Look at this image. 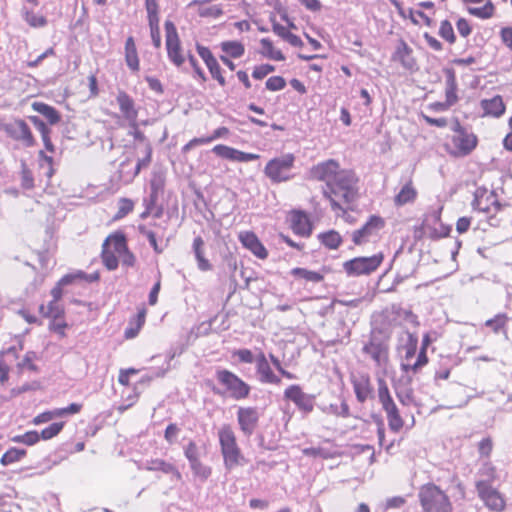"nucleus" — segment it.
Wrapping results in <instances>:
<instances>
[{
    "mask_svg": "<svg viewBox=\"0 0 512 512\" xmlns=\"http://www.w3.org/2000/svg\"><path fill=\"white\" fill-rule=\"evenodd\" d=\"M323 194L331 203L332 210L345 214L344 204H352L358 197L357 178L352 171L343 170L323 189Z\"/></svg>",
    "mask_w": 512,
    "mask_h": 512,
    "instance_id": "1",
    "label": "nucleus"
},
{
    "mask_svg": "<svg viewBox=\"0 0 512 512\" xmlns=\"http://www.w3.org/2000/svg\"><path fill=\"white\" fill-rule=\"evenodd\" d=\"M424 512H452L449 497L435 484H426L419 491Z\"/></svg>",
    "mask_w": 512,
    "mask_h": 512,
    "instance_id": "2",
    "label": "nucleus"
},
{
    "mask_svg": "<svg viewBox=\"0 0 512 512\" xmlns=\"http://www.w3.org/2000/svg\"><path fill=\"white\" fill-rule=\"evenodd\" d=\"M221 453L224 459V465L227 470H232L241 464L243 456L237 445L235 434L229 425H224L218 432Z\"/></svg>",
    "mask_w": 512,
    "mask_h": 512,
    "instance_id": "3",
    "label": "nucleus"
},
{
    "mask_svg": "<svg viewBox=\"0 0 512 512\" xmlns=\"http://www.w3.org/2000/svg\"><path fill=\"white\" fill-rule=\"evenodd\" d=\"M295 156L291 153L271 159L265 166V175L274 183L288 181L292 178Z\"/></svg>",
    "mask_w": 512,
    "mask_h": 512,
    "instance_id": "4",
    "label": "nucleus"
},
{
    "mask_svg": "<svg viewBox=\"0 0 512 512\" xmlns=\"http://www.w3.org/2000/svg\"><path fill=\"white\" fill-rule=\"evenodd\" d=\"M216 379L225 388V392L235 400L245 399L250 394V386L227 369L217 370Z\"/></svg>",
    "mask_w": 512,
    "mask_h": 512,
    "instance_id": "5",
    "label": "nucleus"
},
{
    "mask_svg": "<svg viewBox=\"0 0 512 512\" xmlns=\"http://www.w3.org/2000/svg\"><path fill=\"white\" fill-rule=\"evenodd\" d=\"M378 397L383 410L386 412L389 428L393 432H399L404 425V421L384 380L378 382Z\"/></svg>",
    "mask_w": 512,
    "mask_h": 512,
    "instance_id": "6",
    "label": "nucleus"
},
{
    "mask_svg": "<svg viewBox=\"0 0 512 512\" xmlns=\"http://www.w3.org/2000/svg\"><path fill=\"white\" fill-rule=\"evenodd\" d=\"M384 256L377 253L370 257H356L343 263V269L348 276L369 275L381 265Z\"/></svg>",
    "mask_w": 512,
    "mask_h": 512,
    "instance_id": "7",
    "label": "nucleus"
},
{
    "mask_svg": "<svg viewBox=\"0 0 512 512\" xmlns=\"http://www.w3.org/2000/svg\"><path fill=\"white\" fill-rule=\"evenodd\" d=\"M384 220L376 215L369 217L368 221L360 228L352 232V241L355 245H363L374 241L381 229L384 228Z\"/></svg>",
    "mask_w": 512,
    "mask_h": 512,
    "instance_id": "8",
    "label": "nucleus"
},
{
    "mask_svg": "<svg viewBox=\"0 0 512 512\" xmlns=\"http://www.w3.org/2000/svg\"><path fill=\"white\" fill-rule=\"evenodd\" d=\"M164 26L166 33V49L168 58L174 65L180 67L184 63L185 58L181 54V44L176 26L174 25L173 22L168 20L165 22Z\"/></svg>",
    "mask_w": 512,
    "mask_h": 512,
    "instance_id": "9",
    "label": "nucleus"
},
{
    "mask_svg": "<svg viewBox=\"0 0 512 512\" xmlns=\"http://www.w3.org/2000/svg\"><path fill=\"white\" fill-rule=\"evenodd\" d=\"M284 398L292 401L304 415H308L314 410L315 396L305 393L299 385H290L284 391Z\"/></svg>",
    "mask_w": 512,
    "mask_h": 512,
    "instance_id": "10",
    "label": "nucleus"
},
{
    "mask_svg": "<svg viewBox=\"0 0 512 512\" xmlns=\"http://www.w3.org/2000/svg\"><path fill=\"white\" fill-rule=\"evenodd\" d=\"M452 144L454 147V155L466 156L475 149L477 145V137L457 124L454 129Z\"/></svg>",
    "mask_w": 512,
    "mask_h": 512,
    "instance_id": "11",
    "label": "nucleus"
},
{
    "mask_svg": "<svg viewBox=\"0 0 512 512\" xmlns=\"http://www.w3.org/2000/svg\"><path fill=\"white\" fill-rule=\"evenodd\" d=\"M363 353L370 356L378 367H382L388 362L389 347L385 341L373 335L364 345Z\"/></svg>",
    "mask_w": 512,
    "mask_h": 512,
    "instance_id": "12",
    "label": "nucleus"
},
{
    "mask_svg": "<svg viewBox=\"0 0 512 512\" xmlns=\"http://www.w3.org/2000/svg\"><path fill=\"white\" fill-rule=\"evenodd\" d=\"M5 133L16 141L22 142L26 147L34 145V138L27 123L22 119H15L3 126Z\"/></svg>",
    "mask_w": 512,
    "mask_h": 512,
    "instance_id": "13",
    "label": "nucleus"
},
{
    "mask_svg": "<svg viewBox=\"0 0 512 512\" xmlns=\"http://www.w3.org/2000/svg\"><path fill=\"white\" fill-rule=\"evenodd\" d=\"M478 496L485 505L497 512H501L505 508V501L501 494L492 486H484L483 482H475Z\"/></svg>",
    "mask_w": 512,
    "mask_h": 512,
    "instance_id": "14",
    "label": "nucleus"
},
{
    "mask_svg": "<svg viewBox=\"0 0 512 512\" xmlns=\"http://www.w3.org/2000/svg\"><path fill=\"white\" fill-rule=\"evenodd\" d=\"M259 412L255 407H240L237 411V421L243 434L250 437L258 426Z\"/></svg>",
    "mask_w": 512,
    "mask_h": 512,
    "instance_id": "15",
    "label": "nucleus"
},
{
    "mask_svg": "<svg viewBox=\"0 0 512 512\" xmlns=\"http://www.w3.org/2000/svg\"><path fill=\"white\" fill-rule=\"evenodd\" d=\"M341 172L343 170L340 169L338 162L330 159L314 166L311 169V176L316 180L325 182V187H327Z\"/></svg>",
    "mask_w": 512,
    "mask_h": 512,
    "instance_id": "16",
    "label": "nucleus"
},
{
    "mask_svg": "<svg viewBox=\"0 0 512 512\" xmlns=\"http://www.w3.org/2000/svg\"><path fill=\"white\" fill-rule=\"evenodd\" d=\"M212 152L218 157L234 162H249L260 157L258 154L243 152L223 144L214 146Z\"/></svg>",
    "mask_w": 512,
    "mask_h": 512,
    "instance_id": "17",
    "label": "nucleus"
},
{
    "mask_svg": "<svg viewBox=\"0 0 512 512\" xmlns=\"http://www.w3.org/2000/svg\"><path fill=\"white\" fill-rule=\"evenodd\" d=\"M144 152H145L144 158L139 159L137 161V164L135 165V167L133 168V170L131 172H127V173L124 172L125 166H131L130 159H126L120 163L118 173H119V178L121 180L126 181V182L132 181L139 174L140 170L143 167H147L150 164L152 148L149 143H146V148H145Z\"/></svg>",
    "mask_w": 512,
    "mask_h": 512,
    "instance_id": "18",
    "label": "nucleus"
},
{
    "mask_svg": "<svg viewBox=\"0 0 512 512\" xmlns=\"http://www.w3.org/2000/svg\"><path fill=\"white\" fill-rule=\"evenodd\" d=\"M239 240L245 248L249 249L259 259L267 258V250L255 233L250 231L241 232L239 234Z\"/></svg>",
    "mask_w": 512,
    "mask_h": 512,
    "instance_id": "19",
    "label": "nucleus"
},
{
    "mask_svg": "<svg viewBox=\"0 0 512 512\" xmlns=\"http://www.w3.org/2000/svg\"><path fill=\"white\" fill-rule=\"evenodd\" d=\"M256 369L259 375V380L262 383L280 384L281 379L273 373L264 353H260L256 358Z\"/></svg>",
    "mask_w": 512,
    "mask_h": 512,
    "instance_id": "20",
    "label": "nucleus"
},
{
    "mask_svg": "<svg viewBox=\"0 0 512 512\" xmlns=\"http://www.w3.org/2000/svg\"><path fill=\"white\" fill-rule=\"evenodd\" d=\"M143 469L147 471H160L164 474L171 475L175 480L181 479V473L178 469L173 464L163 459H148L143 463Z\"/></svg>",
    "mask_w": 512,
    "mask_h": 512,
    "instance_id": "21",
    "label": "nucleus"
},
{
    "mask_svg": "<svg viewBox=\"0 0 512 512\" xmlns=\"http://www.w3.org/2000/svg\"><path fill=\"white\" fill-rule=\"evenodd\" d=\"M116 101L125 119L135 125L138 111L135 108L134 100L126 92L119 91L116 97Z\"/></svg>",
    "mask_w": 512,
    "mask_h": 512,
    "instance_id": "22",
    "label": "nucleus"
},
{
    "mask_svg": "<svg viewBox=\"0 0 512 512\" xmlns=\"http://www.w3.org/2000/svg\"><path fill=\"white\" fill-rule=\"evenodd\" d=\"M290 226L293 232L300 236H309L312 231L307 215L301 211H294L291 214Z\"/></svg>",
    "mask_w": 512,
    "mask_h": 512,
    "instance_id": "23",
    "label": "nucleus"
},
{
    "mask_svg": "<svg viewBox=\"0 0 512 512\" xmlns=\"http://www.w3.org/2000/svg\"><path fill=\"white\" fill-rule=\"evenodd\" d=\"M484 111V116L500 117L505 112V104L500 95H496L491 99H483L480 102Z\"/></svg>",
    "mask_w": 512,
    "mask_h": 512,
    "instance_id": "24",
    "label": "nucleus"
},
{
    "mask_svg": "<svg viewBox=\"0 0 512 512\" xmlns=\"http://www.w3.org/2000/svg\"><path fill=\"white\" fill-rule=\"evenodd\" d=\"M352 384L356 398L360 403H364L368 398L371 397L373 389L371 387L369 377L360 376L358 378H354L352 380Z\"/></svg>",
    "mask_w": 512,
    "mask_h": 512,
    "instance_id": "25",
    "label": "nucleus"
},
{
    "mask_svg": "<svg viewBox=\"0 0 512 512\" xmlns=\"http://www.w3.org/2000/svg\"><path fill=\"white\" fill-rule=\"evenodd\" d=\"M411 53V48L404 41H401L393 54V60L400 62L404 68L411 70L416 65Z\"/></svg>",
    "mask_w": 512,
    "mask_h": 512,
    "instance_id": "26",
    "label": "nucleus"
},
{
    "mask_svg": "<svg viewBox=\"0 0 512 512\" xmlns=\"http://www.w3.org/2000/svg\"><path fill=\"white\" fill-rule=\"evenodd\" d=\"M204 245V240L200 236L194 238L192 248L197 260V267L200 271L205 272L212 270V264L204 256Z\"/></svg>",
    "mask_w": 512,
    "mask_h": 512,
    "instance_id": "27",
    "label": "nucleus"
},
{
    "mask_svg": "<svg viewBox=\"0 0 512 512\" xmlns=\"http://www.w3.org/2000/svg\"><path fill=\"white\" fill-rule=\"evenodd\" d=\"M103 247L111 249L114 253L121 254L128 248L126 243V237L123 233L117 232L106 238L103 243Z\"/></svg>",
    "mask_w": 512,
    "mask_h": 512,
    "instance_id": "28",
    "label": "nucleus"
},
{
    "mask_svg": "<svg viewBox=\"0 0 512 512\" xmlns=\"http://www.w3.org/2000/svg\"><path fill=\"white\" fill-rule=\"evenodd\" d=\"M32 109L43 115L51 125H55L60 121L59 112L52 106L43 102H33Z\"/></svg>",
    "mask_w": 512,
    "mask_h": 512,
    "instance_id": "29",
    "label": "nucleus"
},
{
    "mask_svg": "<svg viewBox=\"0 0 512 512\" xmlns=\"http://www.w3.org/2000/svg\"><path fill=\"white\" fill-rule=\"evenodd\" d=\"M125 61L132 71L139 70V58L133 37H128L125 43Z\"/></svg>",
    "mask_w": 512,
    "mask_h": 512,
    "instance_id": "30",
    "label": "nucleus"
},
{
    "mask_svg": "<svg viewBox=\"0 0 512 512\" xmlns=\"http://www.w3.org/2000/svg\"><path fill=\"white\" fill-rule=\"evenodd\" d=\"M417 191L414 188L412 181L409 180L395 196L394 202L397 206H403L407 203H411L416 199Z\"/></svg>",
    "mask_w": 512,
    "mask_h": 512,
    "instance_id": "31",
    "label": "nucleus"
},
{
    "mask_svg": "<svg viewBox=\"0 0 512 512\" xmlns=\"http://www.w3.org/2000/svg\"><path fill=\"white\" fill-rule=\"evenodd\" d=\"M486 203H484V200L482 197H478V195H476V198L473 202V206L475 209L479 210V211H482V212H491L492 209L494 211H498L499 208H500V204L497 202L496 198H495V195L493 193H490L487 197H486Z\"/></svg>",
    "mask_w": 512,
    "mask_h": 512,
    "instance_id": "32",
    "label": "nucleus"
},
{
    "mask_svg": "<svg viewBox=\"0 0 512 512\" xmlns=\"http://www.w3.org/2000/svg\"><path fill=\"white\" fill-rule=\"evenodd\" d=\"M40 313L47 318H62L64 315V308L61 304H59V301H50L47 306L41 305Z\"/></svg>",
    "mask_w": 512,
    "mask_h": 512,
    "instance_id": "33",
    "label": "nucleus"
},
{
    "mask_svg": "<svg viewBox=\"0 0 512 512\" xmlns=\"http://www.w3.org/2000/svg\"><path fill=\"white\" fill-rule=\"evenodd\" d=\"M495 480V468L488 462L483 463L477 472L476 482H483L484 486H492L491 483Z\"/></svg>",
    "mask_w": 512,
    "mask_h": 512,
    "instance_id": "34",
    "label": "nucleus"
},
{
    "mask_svg": "<svg viewBox=\"0 0 512 512\" xmlns=\"http://www.w3.org/2000/svg\"><path fill=\"white\" fill-rule=\"evenodd\" d=\"M261 45H262V54L269 58V59H272V60H275V61H283L285 60V56L283 55V53L280 51V50H277L273 47V44L271 42L270 39L268 38H262L261 41H260Z\"/></svg>",
    "mask_w": 512,
    "mask_h": 512,
    "instance_id": "35",
    "label": "nucleus"
},
{
    "mask_svg": "<svg viewBox=\"0 0 512 512\" xmlns=\"http://www.w3.org/2000/svg\"><path fill=\"white\" fill-rule=\"evenodd\" d=\"M221 49L232 58H240L245 52L244 45L238 41L222 42Z\"/></svg>",
    "mask_w": 512,
    "mask_h": 512,
    "instance_id": "36",
    "label": "nucleus"
},
{
    "mask_svg": "<svg viewBox=\"0 0 512 512\" xmlns=\"http://www.w3.org/2000/svg\"><path fill=\"white\" fill-rule=\"evenodd\" d=\"M291 274L295 277L304 279L308 282L318 283L323 280V275L319 272L310 271L305 268H294Z\"/></svg>",
    "mask_w": 512,
    "mask_h": 512,
    "instance_id": "37",
    "label": "nucleus"
},
{
    "mask_svg": "<svg viewBox=\"0 0 512 512\" xmlns=\"http://www.w3.org/2000/svg\"><path fill=\"white\" fill-rule=\"evenodd\" d=\"M24 20L33 28L44 27L47 24V19L43 15L35 14L26 8L22 9Z\"/></svg>",
    "mask_w": 512,
    "mask_h": 512,
    "instance_id": "38",
    "label": "nucleus"
},
{
    "mask_svg": "<svg viewBox=\"0 0 512 512\" xmlns=\"http://www.w3.org/2000/svg\"><path fill=\"white\" fill-rule=\"evenodd\" d=\"M319 238L323 245L329 249H336L341 244V236L336 231H329L319 235Z\"/></svg>",
    "mask_w": 512,
    "mask_h": 512,
    "instance_id": "39",
    "label": "nucleus"
},
{
    "mask_svg": "<svg viewBox=\"0 0 512 512\" xmlns=\"http://www.w3.org/2000/svg\"><path fill=\"white\" fill-rule=\"evenodd\" d=\"M26 454L24 449L11 448L5 452L1 457V464L7 466L21 460Z\"/></svg>",
    "mask_w": 512,
    "mask_h": 512,
    "instance_id": "40",
    "label": "nucleus"
},
{
    "mask_svg": "<svg viewBox=\"0 0 512 512\" xmlns=\"http://www.w3.org/2000/svg\"><path fill=\"white\" fill-rule=\"evenodd\" d=\"M396 396L403 405L409 406L414 403L413 389L409 386L396 387Z\"/></svg>",
    "mask_w": 512,
    "mask_h": 512,
    "instance_id": "41",
    "label": "nucleus"
},
{
    "mask_svg": "<svg viewBox=\"0 0 512 512\" xmlns=\"http://www.w3.org/2000/svg\"><path fill=\"white\" fill-rule=\"evenodd\" d=\"M102 261L108 270H115L118 267L119 257L111 249L102 247Z\"/></svg>",
    "mask_w": 512,
    "mask_h": 512,
    "instance_id": "42",
    "label": "nucleus"
},
{
    "mask_svg": "<svg viewBox=\"0 0 512 512\" xmlns=\"http://www.w3.org/2000/svg\"><path fill=\"white\" fill-rule=\"evenodd\" d=\"M428 362V358L426 355V350H422L419 352L417 360L411 364V363H402L401 367L404 371H413L416 372L419 368L424 366Z\"/></svg>",
    "mask_w": 512,
    "mask_h": 512,
    "instance_id": "43",
    "label": "nucleus"
},
{
    "mask_svg": "<svg viewBox=\"0 0 512 512\" xmlns=\"http://www.w3.org/2000/svg\"><path fill=\"white\" fill-rule=\"evenodd\" d=\"M40 439V435L37 431H28L23 435H17L12 438V441L15 443H23L26 445H34Z\"/></svg>",
    "mask_w": 512,
    "mask_h": 512,
    "instance_id": "44",
    "label": "nucleus"
},
{
    "mask_svg": "<svg viewBox=\"0 0 512 512\" xmlns=\"http://www.w3.org/2000/svg\"><path fill=\"white\" fill-rule=\"evenodd\" d=\"M508 320V317L504 313L497 314L494 318L488 319L485 322V326L490 327L495 333L502 329Z\"/></svg>",
    "mask_w": 512,
    "mask_h": 512,
    "instance_id": "45",
    "label": "nucleus"
},
{
    "mask_svg": "<svg viewBox=\"0 0 512 512\" xmlns=\"http://www.w3.org/2000/svg\"><path fill=\"white\" fill-rule=\"evenodd\" d=\"M469 13L482 19H488L493 16L494 6L491 2H488L483 7L469 8Z\"/></svg>",
    "mask_w": 512,
    "mask_h": 512,
    "instance_id": "46",
    "label": "nucleus"
},
{
    "mask_svg": "<svg viewBox=\"0 0 512 512\" xmlns=\"http://www.w3.org/2000/svg\"><path fill=\"white\" fill-rule=\"evenodd\" d=\"M439 34L442 38H444L449 43H454L455 35L454 30L451 23L448 20H444L441 22Z\"/></svg>",
    "mask_w": 512,
    "mask_h": 512,
    "instance_id": "47",
    "label": "nucleus"
},
{
    "mask_svg": "<svg viewBox=\"0 0 512 512\" xmlns=\"http://www.w3.org/2000/svg\"><path fill=\"white\" fill-rule=\"evenodd\" d=\"M62 428H63V423H61V422L52 423L50 426L46 427L45 429H43L41 431L40 437L43 440H49V439L55 437L56 435H58L59 432L62 430Z\"/></svg>",
    "mask_w": 512,
    "mask_h": 512,
    "instance_id": "48",
    "label": "nucleus"
},
{
    "mask_svg": "<svg viewBox=\"0 0 512 512\" xmlns=\"http://www.w3.org/2000/svg\"><path fill=\"white\" fill-rule=\"evenodd\" d=\"M286 81L281 76H272L266 81V88L270 91H279L284 89Z\"/></svg>",
    "mask_w": 512,
    "mask_h": 512,
    "instance_id": "49",
    "label": "nucleus"
},
{
    "mask_svg": "<svg viewBox=\"0 0 512 512\" xmlns=\"http://www.w3.org/2000/svg\"><path fill=\"white\" fill-rule=\"evenodd\" d=\"M189 463H190V467H191V469L193 470V472H194L196 475H198V476H200V477H202V478H204V479H206V478H208V477L210 476V474H211V470H210V468H208V467L204 466V465L200 462V460H199V459H196V460H195V462H194V461H191V462H189Z\"/></svg>",
    "mask_w": 512,
    "mask_h": 512,
    "instance_id": "50",
    "label": "nucleus"
},
{
    "mask_svg": "<svg viewBox=\"0 0 512 512\" xmlns=\"http://www.w3.org/2000/svg\"><path fill=\"white\" fill-rule=\"evenodd\" d=\"M206 66L209 69V72L211 73V76L214 79H216L221 86H225L226 81H225V78L221 74V67L218 64V61L215 60V61L211 62L210 64H208Z\"/></svg>",
    "mask_w": 512,
    "mask_h": 512,
    "instance_id": "51",
    "label": "nucleus"
},
{
    "mask_svg": "<svg viewBox=\"0 0 512 512\" xmlns=\"http://www.w3.org/2000/svg\"><path fill=\"white\" fill-rule=\"evenodd\" d=\"M134 204L130 199L122 198L119 201V207L116 218H123L133 210Z\"/></svg>",
    "mask_w": 512,
    "mask_h": 512,
    "instance_id": "52",
    "label": "nucleus"
},
{
    "mask_svg": "<svg viewBox=\"0 0 512 512\" xmlns=\"http://www.w3.org/2000/svg\"><path fill=\"white\" fill-rule=\"evenodd\" d=\"M36 358V354L34 352H27L21 362L18 363V367L20 369H28L30 371H37V366L33 363Z\"/></svg>",
    "mask_w": 512,
    "mask_h": 512,
    "instance_id": "53",
    "label": "nucleus"
},
{
    "mask_svg": "<svg viewBox=\"0 0 512 512\" xmlns=\"http://www.w3.org/2000/svg\"><path fill=\"white\" fill-rule=\"evenodd\" d=\"M145 6L148 16V22L159 21L157 0H146Z\"/></svg>",
    "mask_w": 512,
    "mask_h": 512,
    "instance_id": "54",
    "label": "nucleus"
},
{
    "mask_svg": "<svg viewBox=\"0 0 512 512\" xmlns=\"http://www.w3.org/2000/svg\"><path fill=\"white\" fill-rule=\"evenodd\" d=\"M149 27L151 32V38L154 46L160 48L161 46V35L159 29V21H149Z\"/></svg>",
    "mask_w": 512,
    "mask_h": 512,
    "instance_id": "55",
    "label": "nucleus"
},
{
    "mask_svg": "<svg viewBox=\"0 0 512 512\" xmlns=\"http://www.w3.org/2000/svg\"><path fill=\"white\" fill-rule=\"evenodd\" d=\"M275 70L274 66L270 64H263L260 66H257L254 68L252 76L255 79H263L266 77L269 73L273 72Z\"/></svg>",
    "mask_w": 512,
    "mask_h": 512,
    "instance_id": "56",
    "label": "nucleus"
},
{
    "mask_svg": "<svg viewBox=\"0 0 512 512\" xmlns=\"http://www.w3.org/2000/svg\"><path fill=\"white\" fill-rule=\"evenodd\" d=\"M82 405L78 403H72L65 408H57L55 409V414L58 417H62L68 414H77L81 411Z\"/></svg>",
    "mask_w": 512,
    "mask_h": 512,
    "instance_id": "57",
    "label": "nucleus"
},
{
    "mask_svg": "<svg viewBox=\"0 0 512 512\" xmlns=\"http://www.w3.org/2000/svg\"><path fill=\"white\" fill-rule=\"evenodd\" d=\"M457 101L456 95V86L454 79L448 81L447 89H446V103L449 106H452Z\"/></svg>",
    "mask_w": 512,
    "mask_h": 512,
    "instance_id": "58",
    "label": "nucleus"
},
{
    "mask_svg": "<svg viewBox=\"0 0 512 512\" xmlns=\"http://www.w3.org/2000/svg\"><path fill=\"white\" fill-rule=\"evenodd\" d=\"M141 233L148 239L150 245L153 247V250L160 254L163 251V248H160L157 244L156 235L151 230H146L144 228H140Z\"/></svg>",
    "mask_w": 512,
    "mask_h": 512,
    "instance_id": "59",
    "label": "nucleus"
},
{
    "mask_svg": "<svg viewBox=\"0 0 512 512\" xmlns=\"http://www.w3.org/2000/svg\"><path fill=\"white\" fill-rule=\"evenodd\" d=\"M416 347L417 338L414 337L412 334H409V343L406 348L405 363H410L409 360L412 359L416 353Z\"/></svg>",
    "mask_w": 512,
    "mask_h": 512,
    "instance_id": "60",
    "label": "nucleus"
},
{
    "mask_svg": "<svg viewBox=\"0 0 512 512\" xmlns=\"http://www.w3.org/2000/svg\"><path fill=\"white\" fill-rule=\"evenodd\" d=\"M330 409H331L332 413L337 416H341L343 418H347L350 416V409H349L348 404L345 401H343L341 403L340 407L331 404Z\"/></svg>",
    "mask_w": 512,
    "mask_h": 512,
    "instance_id": "61",
    "label": "nucleus"
},
{
    "mask_svg": "<svg viewBox=\"0 0 512 512\" xmlns=\"http://www.w3.org/2000/svg\"><path fill=\"white\" fill-rule=\"evenodd\" d=\"M21 174H22V186L25 189H31L34 186V179H33L31 171L25 165H23Z\"/></svg>",
    "mask_w": 512,
    "mask_h": 512,
    "instance_id": "62",
    "label": "nucleus"
},
{
    "mask_svg": "<svg viewBox=\"0 0 512 512\" xmlns=\"http://www.w3.org/2000/svg\"><path fill=\"white\" fill-rule=\"evenodd\" d=\"M197 52L199 56L203 59L206 65L210 64L211 62L215 61L216 58L213 56L209 48L197 45Z\"/></svg>",
    "mask_w": 512,
    "mask_h": 512,
    "instance_id": "63",
    "label": "nucleus"
},
{
    "mask_svg": "<svg viewBox=\"0 0 512 512\" xmlns=\"http://www.w3.org/2000/svg\"><path fill=\"white\" fill-rule=\"evenodd\" d=\"M500 37L502 42L512 51V27L502 28Z\"/></svg>",
    "mask_w": 512,
    "mask_h": 512,
    "instance_id": "64",
    "label": "nucleus"
}]
</instances>
